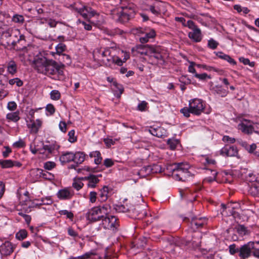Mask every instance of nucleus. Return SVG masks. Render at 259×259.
Instances as JSON below:
<instances>
[{"instance_id": "f257e3e1", "label": "nucleus", "mask_w": 259, "mask_h": 259, "mask_svg": "<svg viewBox=\"0 0 259 259\" xmlns=\"http://www.w3.org/2000/svg\"><path fill=\"white\" fill-rule=\"evenodd\" d=\"M134 13V4L126 1H123L120 7L111 11L112 18L115 21L120 23L127 22Z\"/></svg>"}, {"instance_id": "f03ea898", "label": "nucleus", "mask_w": 259, "mask_h": 259, "mask_svg": "<svg viewBox=\"0 0 259 259\" xmlns=\"http://www.w3.org/2000/svg\"><path fill=\"white\" fill-rule=\"evenodd\" d=\"M111 212V206L105 204L102 206L93 207L86 214L87 219L91 222H97L103 219Z\"/></svg>"}, {"instance_id": "7ed1b4c3", "label": "nucleus", "mask_w": 259, "mask_h": 259, "mask_svg": "<svg viewBox=\"0 0 259 259\" xmlns=\"http://www.w3.org/2000/svg\"><path fill=\"white\" fill-rule=\"evenodd\" d=\"M114 47L103 50L97 48L93 52V57L95 60L101 61L107 66H110L112 63Z\"/></svg>"}, {"instance_id": "20e7f679", "label": "nucleus", "mask_w": 259, "mask_h": 259, "mask_svg": "<svg viewBox=\"0 0 259 259\" xmlns=\"http://www.w3.org/2000/svg\"><path fill=\"white\" fill-rule=\"evenodd\" d=\"M172 176L179 181H185L190 177V172L188 170L190 165L187 163L182 162L175 164Z\"/></svg>"}, {"instance_id": "39448f33", "label": "nucleus", "mask_w": 259, "mask_h": 259, "mask_svg": "<svg viewBox=\"0 0 259 259\" xmlns=\"http://www.w3.org/2000/svg\"><path fill=\"white\" fill-rule=\"evenodd\" d=\"M45 52H37L34 57L33 67L39 73L45 72L46 67L52 59L47 58Z\"/></svg>"}, {"instance_id": "423d86ee", "label": "nucleus", "mask_w": 259, "mask_h": 259, "mask_svg": "<svg viewBox=\"0 0 259 259\" xmlns=\"http://www.w3.org/2000/svg\"><path fill=\"white\" fill-rule=\"evenodd\" d=\"M77 12L84 18H92L95 17L96 20H93L92 23L95 25H100L104 21L103 17L102 15L97 14L96 11L92 8L83 6L82 8L77 9Z\"/></svg>"}, {"instance_id": "0eeeda50", "label": "nucleus", "mask_w": 259, "mask_h": 259, "mask_svg": "<svg viewBox=\"0 0 259 259\" xmlns=\"http://www.w3.org/2000/svg\"><path fill=\"white\" fill-rule=\"evenodd\" d=\"M147 6L149 11L155 16L165 14L166 12V7L168 5L161 1L149 0L147 2Z\"/></svg>"}, {"instance_id": "6e6552de", "label": "nucleus", "mask_w": 259, "mask_h": 259, "mask_svg": "<svg viewBox=\"0 0 259 259\" xmlns=\"http://www.w3.org/2000/svg\"><path fill=\"white\" fill-rule=\"evenodd\" d=\"M130 58V54L128 52L120 50L114 47V53L112 58V63L121 66L124 62H125Z\"/></svg>"}, {"instance_id": "1a4fd4ad", "label": "nucleus", "mask_w": 259, "mask_h": 259, "mask_svg": "<svg viewBox=\"0 0 259 259\" xmlns=\"http://www.w3.org/2000/svg\"><path fill=\"white\" fill-rule=\"evenodd\" d=\"M101 226L105 229L111 230L112 231H116L118 226V222L117 219L113 215H106L102 221Z\"/></svg>"}, {"instance_id": "9d476101", "label": "nucleus", "mask_w": 259, "mask_h": 259, "mask_svg": "<svg viewBox=\"0 0 259 259\" xmlns=\"http://www.w3.org/2000/svg\"><path fill=\"white\" fill-rule=\"evenodd\" d=\"M189 106L192 114L199 115L204 109L205 103L202 100L196 98L189 101Z\"/></svg>"}, {"instance_id": "9b49d317", "label": "nucleus", "mask_w": 259, "mask_h": 259, "mask_svg": "<svg viewBox=\"0 0 259 259\" xmlns=\"http://www.w3.org/2000/svg\"><path fill=\"white\" fill-rule=\"evenodd\" d=\"M254 242L250 241L241 246L239 249V256L241 259H246L250 256L254 249Z\"/></svg>"}, {"instance_id": "f8f14e48", "label": "nucleus", "mask_w": 259, "mask_h": 259, "mask_svg": "<svg viewBox=\"0 0 259 259\" xmlns=\"http://www.w3.org/2000/svg\"><path fill=\"white\" fill-rule=\"evenodd\" d=\"M24 40V36L20 34V31L17 29H12V36L7 41L8 46H15V45L22 40Z\"/></svg>"}, {"instance_id": "ddd939ff", "label": "nucleus", "mask_w": 259, "mask_h": 259, "mask_svg": "<svg viewBox=\"0 0 259 259\" xmlns=\"http://www.w3.org/2000/svg\"><path fill=\"white\" fill-rule=\"evenodd\" d=\"M160 50L161 49L159 47L151 46V47L149 49V54L148 56L151 58H155L158 64L162 65L164 63V60L160 53Z\"/></svg>"}, {"instance_id": "4468645a", "label": "nucleus", "mask_w": 259, "mask_h": 259, "mask_svg": "<svg viewBox=\"0 0 259 259\" xmlns=\"http://www.w3.org/2000/svg\"><path fill=\"white\" fill-rule=\"evenodd\" d=\"M238 129L245 134H251L253 131V122L251 120L243 119L238 125Z\"/></svg>"}, {"instance_id": "2eb2a0df", "label": "nucleus", "mask_w": 259, "mask_h": 259, "mask_svg": "<svg viewBox=\"0 0 259 259\" xmlns=\"http://www.w3.org/2000/svg\"><path fill=\"white\" fill-rule=\"evenodd\" d=\"M74 195V191L69 188L60 189L57 193V197L60 200H69Z\"/></svg>"}, {"instance_id": "dca6fc26", "label": "nucleus", "mask_w": 259, "mask_h": 259, "mask_svg": "<svg viewBox=\"0 0 259 259\" xmlns=\"http://www.w3.org/2000/svg\"><path fill=\"white\" fill-rule=\"evenodd\" d=\"M220 154L223 156H236L238 154V150L234 146L227 145L221 149Z\"/></svg>"}, {"instance_id": "f3484780", "label": "nucleus", "mask_w": 259, "mask_h": 259, "mask_svg": "<svg viewBox=\"0 0 259 259\" xmlns=\"http://www.w3.org/2000/svg\"><path fill=\"white\" fill-rule=\"evenodd\" d=\"M14 246L9 241H6L0 246V252L3 255H9L14 251Z\"/></svg>"}, {"instance_id": "a211bd4d", "label": "nucleus", "mask_w": 259, "mask_h": 259, "mask_svg": "<svg viewBox=\"0 0 259 259\" xmlns=\"http://www.w3.org/2000/svg\"><path fill=\"white\" fill-rule=\"evenodd\" d=\"M144 36L140 37V41L142 43H146L148 42L150 38L155 37L156 35L155 31L153 29H146L144 31H141Z\"/></svg>"}, {"instance_id": "6ab92c4d", "label": "nucleus", "mask_w": 259, "mask_h": 259, "mask_svg": "<svg viewBox=\"0 0 259 259\" xmlns=\"http://www.w3.org/2000/svg\"><path fill=\"white\" fill-rule=\"evenodd\" d=\"M59 160L63 164L74 162V153L70 151L64 152L61 155Z\"/></svg>"}, {"instance_id": "aec40b11", "label": "nucleus", "mask_w": 259, "mask_h": 259, "mask_svg": "<svg viewBox=\"0 0 259 259\" xmlns=\"http://www.w3.org/2000/svg\"><path fill=\"white\" fill-rule=\"evenodd\" d=\"M199 23L202 25L206 26L212 22L213 18L208 15L207 14H201L196 16L195 18Z\"/></svg>"}, {"instance_id": "412c9836", "label": "nucleus", "mask_w": 259, "mask_h": 259, "mask_svg": "<svg viewBox=\"0 0 259 259\" xmlns=\"http://www.w3.org/2000/svg\"><path fill=\"white\" fill-rule=\"evenodd\" d=\"M54 70V74L52 75L51 77L55 80H63L65 79V75L63 71V65L58 64V67H56Z\"/></svg>"}, {"instance_id": "4be33fe9", "label": "nucleus", "mask_w": 259, "mask_h": 259, "mask_svg": "<svg viewBox=\"0 0 259 259\" xmlns=\"http://www.w3.org/2000/svg\"><path fill=\"white\" fill-rule=\"evenodd\" d=\"M189 37L195 42H200L202 38L201 30L197 28L188 33Z\"/></svg>"}, {"instance_id": "5701e85b", "label": "nucleus", "mask_w": 259, "mask_h": 259, "mask_svg": "<svg viewBox=\"0 0 259 259\" xmlns=\"http://www.w3.org/2000/svg\"><path fill=\"white\" fill-rule=\"evenodd\" d=\"M150 133L157 137L162 138L166 136V131L161 127H150L149 129Z\"/></svg>"}, {"instance_id": "b1692460", "label": "nucleus", "mask_w": 259, "mask_h": 259, "mask_svg": "<svg viewBox=\"0 0 259 259\" xmlns=\"http://www.w3.org/2000/svg\"><path fill=\"white\" fill-rule=\"evenodd\" d=\"M82 179L88 181L87 186L88 188H95L99 182L98 177L93 175H91L88 177H84Z\"/></svg>"}, {"instance_id": "393cba45", "label": "nucleus", "mask_w": 259, "mask_h": 259, "mask_svg": "<svg viewBox=\"0 0 259 259\" xmlns=\"http://www.w3.org/2000/svg\"><path fill=\"white\" fill-rule=\"evenodd\" d=\"M56 67H58V64L56 61L51 60L46 67L45 72L42 74L51 77L52 75L54 74V70L56 69Z\"/></svg>"}, {"instance_id": "a878e982", "label": "nucleus", "mask_w": 259, "mask_h": 259, "mask_svg": "<svg viewBox=\"0 0 259 259\" xmlns=\"http://www.w3.org/2000/svg\"><path fill=\"white\" fill-rule=\"evenodd\" d=\"M206 223V219L203 218H193L191 221V227L195 230L199 227H201Z\"/></svg>"}, {"instance_id": "bb28decb", "label": "nucleus", "mask_w": 259, "mask_h": 259, "mask_svg": "<svg viewBox=\"0 0 259 259\" xmlns=\"http://www.w3.org/2000/svg\"><path fill=\"white\" fill-rule=\"evenodd\" d=\"M151 46L147 45V46H139L136 47V48H133L132 51L135 53V52L136 51L138 54L141 55H149V49L151 48Z\"/></svg>"}, {"instance_id": "cd10ccee", "label": "nucleus", "mask_w": 259, "mask_h": 259, "mask_svg": "<svg viewBox=\"0 0 259 259\" xmlns=\"http://www.w3.org/2000/svg\"><path fill=\"white\" fill-rule=\"evenodd\" d=\"M20 111H16L15 112H10L7 114L6 118L8 121H13L17 122L20 119Z\"/></svg>"}, {"instance_id": "c85d7f7f", "label": "nucleus", "mask_w": 259, "mask_h": 259, "mask_svg": "<svg viewBox=\"0 0 259 259\" xmlns=\"http://www.w3.org/2000/svg\"><path fill=\"white\" fill-rule=\"evenodd\" d=\"M29 58V54L27 52L26 48H24L19 54V59L24 65H27L31 64V60Z\"/></svg>"}, {"instance_id": "c756f323", "label": "nucleus", "mask_w": 259, "mask_h": 259, "mask_svg": "<svg viewBox=\"0 0 259 259\" xmlns=\"http://www.w3.org/2000/svg\"><path fill=\"white\" fill-rule=\"evenodd\" d=\"M112 90L114 91V94L117 97H120L123 92V88L122 85L118 84L116 81H113L111 84Z\"/></svg>"}, {"instance_id": "7c9ffc66", "label": "nucleus", "mask_w": 259, "mask_h": 259, "mask_svg": "<svg viewBox=\"0 0 259 259\" xmlns=\"http://www.w3.org/2000/svg\"><path fill=\"white\" fill-rule=\"evenodd\" d=\"M85 156L83 152L77 151L74 153V162L77 164L82 163L85 160Z\"/></svg>"}, {"instance_id": "2f4dec72", "label": "nucleus", "mask_w": 259, "mask_h": 259, "mask_svg": "<svg viewBox=\"0 0 259 259\" xmlns=\"http://www.w3.org/2000/svg\"><path fill=\"white\" fill-rule=\"evenodd\" d=\"M89 156L91 158H94V163L96 164H99L101 163L102 158L101 153L99 151H94L90 153Z\"/></svg>"}, {"instance_id": "473e14b6", "label": "nucleus", "mask_w": 259, "mask_h": 259, "mask_svg": "<svg viewBox=\"0 0 259 259\" xmlns=\"http://www.w3.org/2000/svg\"><path fill=\"white\" fill-rule=\"evenodd\" d=\"M83 178L75 177L73 180L72 187L77 191L81 189L83 186V183L82 181L84 180L82 179Z\"/></svg>"}, {"instance_id": "72a5a7b5", "label": "nucleus", "mask_w": 259, "mask_h": 259, "mask_svg": "<svg viewBox=\"0 0 259 259\" xmlns=\"http://www.w3.org/2000/svg\"><path fill=\"white\" fill-rule=\"evenodd\" d=\"M216 55L220 58L226 60L227 62H228L231 64L235 65L236 63V61L233 59H232L230 56L225 54L222 52H219L217 53Z\"/></svg>"}, {"instance_id": "f704fd0d", "label": "nucleus", "mask_w": 259, "mask_h": 259, "mask_svg": "<svg viewBox=\"0 0 259 259\" xmlns=\"http://www.w3.org/2000/svg\"><path fill=\"white\" fill-rule=\"evenodd\" d=\"M37 175H39L40 177L45 179L51 180L53 179L54 176L51 173L44 171L41 169H37L35 170Z\"/></svg>"}, {"instance_id": "c9c22d12", "label": "nucleus", "mask_w": 259, "mask_h": 259, "mask_svg": "<svg viewBox=\"0 0 259 259\" xmlns=\"http://www.w3.org/2000/svg\"><path fill=\"white\" fill-rule=\"evenodd\" d=\"M7 71L12 75H14L17 72V65L14 61H11L8 63Z\"/></svg>"}, {"instance_id": "e433bc0d", "label": "nucleus", "mask_w": 259, "mask_h": 259, "mask_svg": "<svg viewBox=\"0 0 259 259\" xmlns=\"http://www.w3.org/2000/svg\"><path fill=\"white\" fill-rule=\"evenodd\" d=\"M249 192L253 196H256L259 194V181H256L252 184Z\"/></svg>"}, {"instance_id": "4c0bfd02", "label": "nucleus", "mask_w": 259, "mask_h": 259, "mask_svg": "<svg viewBox=\"0 0 259 259\" xmlns=\"http://www.w3.org/2000/svg\"><path fill=\"white\" fill-rule=\"evenodd\" d=\"M151 168L150 165H148L142 167L139 172V175L142 177H145L146 175L151 174Z\"/></svg>"}, {"instance_id": "58836bf2", "label": "nucleus", "mask_w": 259, "mask_h": 259, "mask_svg": "<svg viewBox=\"0 0 259 259\" xmlns=\"http://www.w3.org/2000/svg\"><path fill=\"white\" fill-rule=\"evenodd\" d=\"M27 232L25 230L22 229L16 233V238L18 240H22L27 237Z\"/></svg>"}, {"instance_id": "ea45409f", "label": "nucleus", "mask_w": 259, "mask_h": 259, "mask_svg": "<svg viewBox=\"0 0 259 259\" xmlns=\"http://www.w3.org/2000/svg\"><path fill=\"white\" fill-rule=\"evenodd\" d=\"M108 193V188L106 186H104L100 191V196L101 201H105L107 199Z\"/></svg>"}, {"instance_id": "a19ab883", "label": "nucleus", "mask_w": 259, "mask_h": 259, "mask_svg": "<svg viewBox=\"0 0 259 259\" xmlns=\"http://www.w3.org/2000/svg\"><path fill=\"white\" fill-rule=\"evenodd\" d=\"M12 29H9L3 33L2 35V39L3 42L6 41V42L7 43L8 40H9L10 38H11Z\"/></svg>"}, {"instance_id": "79ce46f5", "label": "nucleus", "mask_w": 259, "mask_h": 259, "mask_svg": "<svg viewBox=\"0 0 259 259\" xmlns=\"http://www.w3.org/2000/svg\"><path fill=\"white\" fill-rule=\"evenodd\" d=\"M167 144L171 150H174L179 144V141L175 139H170L167 140Z\"/></svg>"}, {"instance_id": "37998d69", "label": "nucleus", "mask_w": 259, "mask_h": 259, "mask_svg": "<svg viewBox=\"0 0 259 259\" xmlns=\"http://www.w3.org/2000/svg\"><path fill=\"white\" fill-rule=\"evenodd\" d=\"M194 76L199 80L201 81H205L207 79H209L211 78V76L206 73H203L201 74L195 73Z\"/></svg>"}, {"instance_id": "c03bdc74", "label": "nucleus", "mask_w": 259, "mask_h": 259, "mask_svg": "<svg viewBox=\"0 0 259 259\" xmlns=\"http://www.w3.org/2000/svg\"><path fill=\"white\" fill-rule=\"evenodd\" d=\"M61 94L58 90H53L50 93V98L53 100H58L60 99Z\"/></svg>"}, {"instance_id": "a18cd8bd", "label": "nucleus", "mask_w": 259, "mask_h": 259, "mask_svg": "<svg viewBox=\"0 0 259 259\" xmlns=\"http://www.w3.org/2000/svg\"><path fill=\"white\" fill-rule=\"evenodd\" d=\"M237 232L241 236H244L248 234V230L242 225H239L236 227Z\"/></svg>"}, {"instance_id": "49530a36", "label": "nucleus", "mask_w": 259, "mask_h": 259, "mask_svg": "<svg viewBox=\"0 0 259 259\" xmlns=\"http://www.w3.org/2000/svg\"><path fill=\"white\" fill-rule=\"evenodd\" d=\"M9 83L11 85H14L16 84V85L18 87H20L23 85V81L19 79V78H15L13 79H11L9 80Z\"/></svg>"}, {"instance_id": "de8ad7c7", "label": "nucleus", "mask_w": 259, "mask_h": 259, "mask_svg": "<svg viewBox=\"0 0 259 259\" xmlns=\"http://www.w3.org/2000/svg\"><path fill=\"white\" fill-rule=\"evenodd\" d=\"M53 203V200L50 197L42 198L40 202L36 203V205H50Z\"/></svg>"}, {"instance_id": "09e8293b", "label": "nucleus", "mask_w": 259, "mask_h": 259, "mask_svg": "<svg viewBox=\"0 0 259 259\" xmlns=\"http://www.w3.org/2000/svg\"><path fill=\"white\" fill-rule=\"evenodd\" d=\"M46 110L47 112L46 115L47 116L52 115L55 112V108L52 104H49L46 106Z\"/></svg>"}, {"instance_id": "8fccbe9b", "label": "nucleus", "mask_w": 259, "mask_h": 259, "mask_svg": "<svg viewBox=\"0 0 259 259\" xmlns=\"http://www.w3.org/2000/svg\"><path fill=\"white\" fill-rule=\"evenodd\" d=\"M38 157L42 159H47L50 157V156L47 154L46 150L44 147L38 150Z\"/></svg>"}, {"instance_id": "3c124183", "label": "nucleus", "mask_w": 259, "mask_h": 259, "mask_svg": "<svg viewBox=\"0 0 259 259\" xmlns=\"http://www.w3.org/2000/svg\"><path fill=\"white\" fill-rule=\"evenodd\" d=\"M26 50H27V53L29 54V59L30 60H31V65H32L34 57L36 55V54L37 52L34 53L33 49L32 47H29L28 48H26Z\"/></svg>"}, {"instance_id": "603ef678", "label": "nucleus", "mask_w": 259, "mask_h": 259, "mask_svg": "<svg viewBox=\"0 0 259 259\" xmlns=\"http://www.w3.org/2000/svg\"><path fill=\"white\" fill-rule=\"evenodd\" d=\"M0 164L3 168H9L12 167L14 164L11 160H5L0 162Z\"/></svg>"}, {"instance_id": "864d4df0", "label": "nucleus", "mask_w": 259, "mask_h": 259, "mask_svg": "<svg viewBox=\"0 0 259 259\" xmlns=\"http://www.w3.org/2000/svg\"><path fill=\"white\" fill-rule=\"evenodd\" d=\"M56 164L53 161H47L44 164V167L45 169L51 170L55 167Z\"/></svg>"}, {"instance_id": "5fc2aeb1", "label": "nucleus", "mask_w": 259, "mask_h": 259, "mask_svg": "<svg viewBox=\"0 0 259 259\" xmlns=\"http://www.w3.org/2000/svg\"><path fill=\"white\" fill-rule=\"evenodd\" d=\"M208 47L211 49H215L218 46H219V42L214 40L212 38H211L208 40Z\"/></svg>"}, {"instance_id": "6e6d98bb", "label": "nucleus", "mask_w": 259, "mask_h": 259, "mask_svg": "<svg viewBox=\"0 0 259 259\" xmlns=\"http://www.w3.org/2000/svg\"><path fill=\"white\" fill-rule=\"evenodd\" d=\"M77 24H81L83 26L84 29L87 30H92V26L90 23H87L85 21L78 20V21H77Z\"/></svg>"}, {"instance_id": "4d7b16f0", "label": "nucleus", "mask_w": 259, "mask_h": 259, "mask_svg": "<svg viewBox=\"0 0 259 259\" xmlns=\"http://www.w3.org/2000/svg\"><path fill=\"white\" fill-rule=\"evenodd\" d=\"M239 204L237 203H231L228 204L227 206H225L223 204L221 205L224 209H228L229 210H230L231 209H236L239 207Z\"/></svg>"}, {"instance_id": "13d9d810", "label": "nucleus", "mask_w": 259, "mask_h": 259, "mask_svg": "<svg viewBox=\"0 0 259 259\" xmlns=\"http://www.w3.org/2000/svg\"><path fill=\"white\" fill-rule=\"evenodd\" d=\"M68 137H69L68 138V141L70 143H74V142H75L76 141L77 138L75 136V131H74V130H71V131H69L68 132Z\"/></svg>"}, {"instance_id": "bf43d9fd", "label": "nucleus", "mask_w": 259, "mask_h": 259, "mask_svg": "<svg viewBox=\"0 0 259 259\" xmlns=\"http://www.w3.org/2000/svg\"><path fill=\"white\" fill-rule=\"evenodd\" d=\"M116 211L119 212H126L129 211L130 209L127 206L122 204L117 205L115 207Z\"/></svg>"}, {"instance_id": "052dcab7", "label": "nucleus", "mask_w": 259, "mask_h": 259, "mask_svg": "<svg viewBox=\"0 0 259 259\" xmlns=\"http://www.w3.org/2000/svg\"><path fill=\"white\" fill-rule=\"evenodd\" d=\"M7 108L9 110L14 111L16 110L17 105L15 102L10 101L8 103Z\"/></svg>"}, {"instance_id": "680f3d73", "label": "nucleus", "mask_w": 259, "mask_h": 259, "mask_svg": "<svg viewBox=\"0 0 259 259\" xmlns=\"http://www.w3.org/2000/svg\"><path fill=\"white\" fill-rule=\"evenodd\" d=\"M59 214L61 215H66V217L69 219L72 220L73 218V214L71 211L67 210H61L59 211Z\"/></svg>"}, {"instance_id": "e2e57ef3", "label": "nucleus", "mask_w": 259, "mask_h": 259, "mask_svg": "<svg viewBox=\"0 0 259 259\" xmlns=\"http://www.w3.org/2000/svg\"><path fill=\"white\" fill-rule=\"evenodd\" d=\"M209 172L211 174V176L209 177L207 179V180L209 182H212L215 180V177L217 175V172L215 170H211V169H208L207 170V173L209 174Z\"/></svg>"}, {"instance_id": "0e129e2a", "label": "nucleus", "mask_w": 259, "mask_h": 259, "mask_svg": "<svg viewBox=\"0 0 259 259\" xmlns=\"http://www.w3.org/2000/svg\"><path fill=\"white\" fill-rule=\"evenodd\" d=\"M196 66L198 68H202L204 70L209 71H216V69L214 68H213L211 66H207L205 64H197V65H196Z\"/></svg>"}, {"instance_id": "69168bd1", "label": "nucleus", "mask_w": 259, "mask_h": 259, "mask_svg": "<svg viewBox=\"0 0 259 259\" xmlns=\"http://www.w3.org/2000/svg\"><path fill=\"white\" fill-rule=\"evenodd\" d=\"M66 46L63 44H59L56 47V50L57 54H60L65 51Z\"/></svg>"}, {"instance_id": "338daca9", "label": "nucleus", "mask_w": 259, "mask_h": 259, "mask_svg": "<svg viewBox=\"0 0 259 259\" xmlns=\"http://www.w3.org/2000/svg\"><path fill=\"white\" fill-rule=\"evenodd\" d=\"M147 104L148 103L145 101L141 102L138 105V110L141 111H145L147 107Z\"/></svg>"}, {"instance_id": "774afa93", "label": "nucleus", "mask_w": 259, "mask_h": 259, "mask_svg": "<svg viewBox=\"0 0 259 259\" xmlns=\"http://www.w3.org/2000/svg\"><path fill=\"white\" fill-rule=\"evenodd\" d=\"M151 166V173H157L161 171V168L159 165L153 164Z\"/></svg>"}]
</instances>
